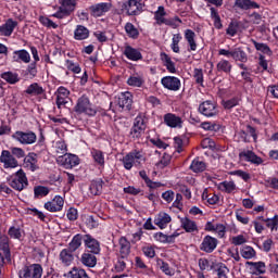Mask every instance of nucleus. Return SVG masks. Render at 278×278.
<instances>
[{"instance_id": "f257e3e1", "label": "nucleus", "mask_w": 278, "mask_h": 278, "mask_svg": "<svg viewBox=\"0 0 278 278\" xmlns=\"http://www.w3.org/2000/svg\"><path fill=\"white\" fill-rule=\"evenodd\" d=\"M74 112L85 114V116H97V106L92 104L88 96L83 94L77 99Z\"/></svg>"}, {"instance_id": "f03ea898", "label": "nucleus", "mask_w": 278, "mask_h": 278, "mask_svg": "<svg viewBox=\"0 0 278 278\" xmlns=\"http://www.w3.org/2000/svg\"><path fill=\"white\" fill-rule=\"evenodd\" d=\"M9 186L16 190L17 192H23L27 186H29V180L27 179V174L23 169L17 170L10 178H8Z\"/></svg>"}, {"instance_id": "7ed1b4c3", "label": "nucleus", "mask_w": 278, "mask_h": 278, "mask_svg": "<svg viewBox=\"0 0 278 278\" xmlns=\"http://www.w3.org/2000/svg\"><path fill=\"white\" fill-rule=\"evenodd\" d=\"M147 131V115L140 113L135 119L130 129V136L134 140H140L142 135Z\"/></svg>"}, {"instance_id": "20e7f679", "label": "nucleus", "mask_w": 278, "mask_h": 278, "mask_svg": "<svg viewBox=\"0 0 278 278\" xmlns=\"http://www.w3.org/2000/svg\"><path fill=\"white\" fill-rule=\"evenodd\" d=\"M142 162H144V155L138 150H134L129 153H127L123 159L122 163L126 170H131L135 166L140 165Z\"/></svg>"}, {"instance_id": "39448f33", "label": "nucleus", "mask_w": 278, "mask_h": 278, "mask_svg": "<svg viewBox=\"0 0 278 278\" xmlns=\"http://www.w3.org/2000/svg\"><path fill=\"white\" fill-rule=\"evenodd\" d=\"M11 260L10 237L0 231V266H3L5 262H11Z\"/></svg>"}, {"instance_id": "423d86ee", "label": "nucleus", "mask_w": 278, "mask_h": 278, "mask_svg": "<svg viewBox=\"0 0 278 278\" xmlns=\"http://www.w3.org/2000/svg\"><path fill=\"white\" fill-rule=\"evenodd\" d=\"M59 3L61 7L52 14L54 18H66V16H71V13L75 12V7L77 5L75 0H59Z\"/></svg>"}, {"instance_id": "0eeeda50", "label": "nucleus", "mask_w": 278, "mask_h": 278, "mask_svg": "<svg viewBox=\"0 0 278 278\" xmlns=\"http://www.w3.org/2000/svg\"><path fill=\"white\" fill-rule=\"evenodd\" d=\"M42 265L40 264H31L28 266L22 267L18 271L20 278H42Z\"/></svg>"}, {"instance_id": "6e6552de", "label": "nucleus", "mask_w": 278, "mask_h": 278, "mask_svg": "<svg viewBox=\"0 0 278 278\" xmlns=\"http://www.w3.org/2000/svg\"><path fill=\"white\" fill-rule=\"evenodd\" d=\"M12 138L13 140H16V142H20V144H36V141L38 140V136L31 130H17L12 135Z\"/></svg>"}, {"instance_id": "1a4fd4ad", "label": "nucleus", "mask_w": 278, "mask_h": 278, "mask_svg": "<svg viewBox=\"0 0 278 278\" xmlns=\"http://www.w3.org/2000/svg\"><path fill=\"white\" fill-rule=\"evenodd\" d=\"M199 112L206 118L218 116V104L212 100H206L199 105Z\"/></svg>"}, {"instance_id": "9d476101", "label": "nucleus", "mask_w": 278, "mask_h": 278, "mask_svg": "<svg viewBox=\"0 0 278 278\" xmlns=\"http://www.w3.org/2000/svg\"><path fill=\"white\" fill-rule=\"evenodd\" d=\"M8 236L11 240H23L25 238V225L21 220H15L9 227Z\"/></svg>"}, {"instance_id": "9b49d317", "label": "nucleus", "mask_w": 278, "mask_h": 278, "mask_svg": "<svg viewBox=\"0 0 278 278\" xmlns=\"http://www.w3.org/2000/svg\"><path fill=\"white\" fill-rule=\"evenodd\" d=\"M56 162L63 168L71 169L79 166V156L71 153H65L56 159Z\"/></svg>"}, {"instance_id": "f8f14e48", "label": "nucleus", "mask_w": 278, "mask_h": 278, "mask_svg": "<svg viewBox=\"0 0 278 278\" xmlns=\"http://www.w3.org/2000/svg\"><path fill=\"white\" fill-rule=\"evenodd\" d=\"M161 85L165 90H170L172 92H179L181 90V79L175 76H164L161 79Z\"/></svg>"}, {"instance_id": "ddd939ff", "label": "nucleus", "mask_w": 278, "mask_h": 278, "mask_svg": "<svg viewBox=\"0 0 278 278\" xmlns=\"http://www.w3.org/2000/svg\"><path fill=\"white\" fill-rule=\"evenodd\" d=\"M84 243L88 253H92L93 255H99L101 253V243L91 235L84 236Z\"/></svg>"}, {"instance_id": "4468645a", "label": "nucleus", "mask_w": 278, "mask_h": 278, "mask_svg": "<svg viewBox=\"0 0 278 278\" xmlns=\"http://www.w3.org/2000/svg\"><path fill=\"white\" fill-rule=\"evenodd\" d=\"M218 247V239L207 235L203 238L202 243L200 244V251L204 253H214Z\"/></svg>"}, {"instance_id": "2eb2a0df", "label": "nucleus", "mask_w": 278, "mask_h": 278, "mask_svg": "<svg viewBox=\"0 0 278 278\" xmlns=\"http://www.w3.org/2000/svg\"><path fill=\"white\" fill-rule=\"evenodd\" d=\"M0 162L3 164V168H16L18 167V161L8 150H3L0 155Z\"/></svg>"}, {"instance_id": "dca6fc26", "label": "nucleus", "mask_w": 278, "mask_h": 278, "mask_svg": "<svg viewBox=\"0 0 278 278\" xmlns=\"http://www.w3.org/2000/svg\"><path fill=\"white\" fill-rule=\"evenodd\" d=\"M43 207L48 212H62L64 208V198L55 195L53 200L46 202Z\"/></svg>"}, {"instance_id": "f3484780", "label": "nucleus", "mask_w": 278, "mask_h": 278, "mask_svg": "<svg viewBox=\"0 0 278 278\" xmlns=\"http://www.w3.org/2000/svg\"><path fill=\"white\" fill-rule=\"evenodd\" d=\"M56 108H59V110H61L62 108H64V105H66V103H68V97H71V91L61 86L58 88L56 92Z\"/></svg>"}, {"instance_id": "a211bd4d", "label": "nucleus", "mask_w": 278, "mask_h": 278, "mask_svg": "<svg viewBox=\"0 0 278 278\" xmlns=\"http://www.w3.org/2000/svg\"><path fill=\"white\" fill-rule=\"evenodd\" d=\"M239 157L243 162H250V164H254L255 166H260V164H264V160L257 156V154H255V152L251 150L240 152Z\"/></svg>"}, {"instance_id": "6ab92c4d", "label": "nucleus", "mask_w": 278, "mask_h": 278, "mask_svg": "<svg viewBox=\"0 0 278 278\" xmlns=\"http://www.w3.org/2000/svg\"><path fill=\"white\" fill-rule=\"evenodd\" d=\"M18 27V22L13 18H9L4 24L0 25V36H4L5 38H10L12 34H14V29Z\"/></svg>"}, {"instance_id": "aec40b11", "label": "nucleus", "mask_w": 278, "mask_h": 278, "mask_svg": "<svg viewBox=\"0 0 278 278\" xmlns=\"http://www.w3.org/2000/svg\"><path fill=\"white\" fill-rule=\"evenodd\" d=\"M91 16H103V14H105V12H110V10H112V3L110 2H101L98 4H93L89 8Z\"/></svg>"}, {"instance_id": "412c9836", "label": "nucleus", "mask_w": 278, "mask_h": 278, "mask_svg": "<svg viewBox=\"0 0 278 278\" xmlns=\"http://www.w3.org/2000/svg\"><path fill=\"white\" fill-rule=\"evenodd\" d=\"M163 118L165 125H167V127H172L173 129H176L177 127L181 128V125H184L181 117L175 115L174 113H167Z\"/></svg>"}, {"instance_id": "4be33fe9", "label": "nucleus", "mask_w": 278, "mask_h": 278, "mask_svg": "<svg viewBox=\"0 0 278 278\" xmlns=\"http://www.w3.org/2000/svg\"><path fill=\"white\" fill-rule=\"evenodd\" d=\"M144 0H128L127 12L129 16H136L142 12Z\"/></svg>"}, {"instance_id": "5701e85b", "label": "nucleus", "mask_w": 278, "mask_h": 278, "mask_svg": "<svg viewBox=\"0 0 278 278\" xmlns=\"http://www.w3.org/2000/svg\"><path fill=\"white\" fill-rule=\"evenodd\" d=\"M123 54L125 58H127V60H130L131 62H138L142 60V52L131 46H126L124 48Z\"/></svg>"}, {"instance_id": "b1692460", "label": "nucleus", "mask_w": 278, "mask_h": 278, "mask_svg": "<svg viewBox=\"0 0 278 278\" xmlns=\"http://www.w3.org/2000/svg\"><path fill=\"white\" fill-rule=\"evenodd\" d=\"M180 226L187 233H199V226H197V222L188 217H182L180 219Z\"/></svg>"}, {"instance_id": "393cba45", "label": "nucleus", "mask_w": 278, "mask_h": 278, "mask_svg": "<svg viewBox=\"0 0 278 278\" xmlns=\"http://www.w3.org/2000/svg\"><path fill=\"white\" fill-rule=\"evenodd\" d=\"M173 219L170 218V215L164 212H160L155 217H154V225L161 229H166L168 227V224Z\"/></svg>"}, {"instance_id": "a878e982", "label": "nucleus", "mask_w": 278, "mask_h": 278, "mask_svg": "<svg viewBox=\"0 0 278 278\" xmlns=\"http://www.w3.org/2000/svg\"><path fill=\"white\" fill-rule=\"evenodd\" d=\"M24 166L25 168H28V170H31L33 173L35 170H38V154L37 153H28L27 156L24 159Z\"/></svg>"}, {"instance_id": "bb28decb", "label": "nucleus", "mask_w": 278, "mask_h": 278, "mask_svg": "<svg viewBox=\"0 0 278 278\" xmlns=\"http://www.w3.org/2000/svg\"><path fill=\"white\" fill-rule=\"evenodd\" d=\"M13 62H24V64H29L31 62V55L27 50H15L12 56Z\"/></svg>"}, {"instance_id": "cd10ccee", "label": "nucleus", "mask_w": 278, "mask_h": 278, "mask_svg": "<svg viewBox=\"0 0 278 278\" xmlns=\"http://www.w3.org/2000/svg\"><path fill=\"white\" fill-rule=\"evenodd\" d=\"M235 8L239 10H260V3L253 0H236Z\"/></svg>"}, {"instance_id": "c85d7f7f", "label": "nucleus", "mask_w": 278, "mask_h": 278, "mask_svg": "<svg viewBox=\"0 0 278 278\" xmlns=\"http://www.w3.org/2000/svg\"><path fill=\"white\" fill-rule=\"evenodd\" d=\"M126 84L131 88H142V86H144V76L142 74L135 73L128 77Z\"/></svg>"}, {"instance_id": "c756f323", "label": "nucleus", "mask_w": 278, "mask_h": 278, "mask_svg": "<svg viewBox=\"0 0 278 278\" xmlns=\"http://www.w3.org/2000/svg\"><path fill=\"white\" fill-rule=\"evenodd\" d=\"M80 263L87 268H94L97 266V256L91 252H85L80 256Z\"/></svg>"}, {"instance_id": "7c9ffc66", "label": "nucleus", "mask_w": 278, "mask_h": 278, "mask_svg": "<svg viewBox=\"0 0 278 278\" xmlns=\"http://www.w3.org/2000/svg\"><path fill=\"white\" fill-rule=\"evenodd\" d=\"M59 260L63 266H71L75 260L73 251L63 249L59 254Z\"/></svg>"}, {"instance_id": "2f4dec72", "label": "nucleus", "mask_w": 278, "mask_h": 278, "mask_svg": "<svg viewBox=\"0 0 278 278\" xmlns=\"http://www.w3.org/2000/svg\"><path fill=\"white\" fill-rule=\"evenodd\" d=\"M90 153L94 164L103 168L105 166V154L103 151L92 148Z\"/></svg>"}, {"instance_id": "473e14b6", "label": "nucleus", "mask_w": 278, "mask_h": 278, "mask_svg": "<svg viewBox=\"0 0 278 278\" xmlns=\"http://www.w3.org/2000/svg\"><path fill=\"white\" fill-rule=\"evenodd\" d=\"M217 188L220 190V192H226V194H233V192L238 190V187L233 180L222 181L218 184Z\"/></svg>"}, {"instance_id": "72a5a7b5", "label": "nucleus", "mask_w": 278, "mask_h": 278, "mask_svg": "<svg viewBox=\"0 0 278 278\" xmlns=\"http://www.w3.org/2000/svg\"><path fill=\"white\" fill-rule=\"evenodd\" d=\"M131 103H134L131 93L126 92L119 96L117 104L122 108V110H131Z\"/></svg>"}, {"instance_id": "f704fd0d", "label": "nucleus", "mask_w": 278, "mask_h": 278, "mask_svg": "<svg viewBox=\"0 0 278 278\" xmlns=\"http://www.w3.org/2000/svg\"><path fill=\"white\" fill-rule=\"evenodd\" d=\"M45 93V88L40 86L38 83L30 84L25 90V94H29V97H40Z\"/></svg>"}, {"instance_id": "c9c22d12", "label": "nucleus", "mask_w": 278, "mask_h": 278, "mask_svg": "<svg viewBox=\"0 0 278 278\" xmlns=\"http://www.w3.org/2000/svg\"><path fill=\"white\" fill-rule=\"evenodd\" d=\"M233 68V65H231V62L226 59H222L216 64V71L217 73H225L226 75H229L231 73V70Z\"/></svg>"}, {"instance_id": "e433bc0d", "label": "nucleus", "mask_w": 278, "mask_h": 278, "mask_svg": "<svg viewBox=\"0 0 278 278\" xmlns=\"http://www.w3.org/2000/svg\"><path fill=\"white\" fill-rule=\"evenodd\" d=\"M131 253V243L127 240V238L122 237L119 239V255L124 257H129Z\"/></svg>"}, {"instance_id": "4c0bfd02", "label": "nucleus", "mask_w": 278, "mask_h": 278, "mask_svg": "<svg viewBox=\"0 0 278 278\" xmlns=\"http://www.w3.org/2000/svg\"><path fill=\"white\" fill-rule=\"evenodd\" d=\"M90 36V30L84 25H77L74 30L75 40H86Z\"/></svg>"}, {"instance_id": "58836bf2", "label": "nucleus", "mask_w": 278, "mask_h": 278, "mask_svg": "<svg viewBox=\"0 0 278 278\" xmlns=\"http://www.w3.org/2000/svg\"><path fill=\"white\" fill-rule=\"evenodd\" d=\"M161 61L163 62V66H165L168 71V73H177V67H175V62H173V59L165 52L161 53Z\"/></svg>"}, {"instance_id": "ea45409f", "label": "nucleus", "mask_w": 278, "mask_h": 278, "mask_svg": "<svg viewBox=\"0 0 278 278\" xmlns=\"http://www.w3.org/2000/svg\"><path fill=\"white\" fill-rule=\"evenodd\" d=\"M247 265L251 266L254 275H264L266 273V263L264 262H247Z\"/></svg>"}, {"instance_id": "a19ab883", "label": "nucleus", "mask_w": 278, "mask_h": 278, "mask_svg": "<svg viewBox=\"0 0 278 278\" xmlns=\"http://www.w3.org/2000/svg\"><path fill=\"white\" fill-rule=\"evenodd\" d=\"M232 60L247 64V62H249V55H247V52H244L242 48H235L232 50Z\"/></svg>"}, {"instance_id": "79ce46f5", "label": "nucleus", "mask_w": 278, "mask_h": 278, "mask_svg": "<svg viewBox=\"0 0 278 278\" xmlns=\"http://www.w3.org/2000/svg\"><path fill=\"white\" fill-rule=\"evenodd\" d=\"M197 34L192 29L185 30V40H187L190 51H197Z\"/></svg>"}, {"instance_id": "37998d69", "label": "nucleus", "mask_w": 278, "mask_h": 278, "mask_svg": "<svg viewBox=\"0 0 278 278\" xmlns=\"http://www.w3.org/2000/svg\"><path fill=\"white\" fill-rule=\"evenodd\" d=\"M51 192V188L45 186H36L34 187V199H45V197H49Z\"/></svg>"}, {"instance_id": "c03bdc74", "label": "nucleus", "mask_w": 278, "mask_h": 278, "mask_svg": "<svg viewBox=\"0 0 278 278\" xmlns=\"http://www.w3.org/2000/svg\"><path fill=\"white\" fill-rule=\"evenodd\" d=\"M1 79H4V81H7V84H18V81H21V78L18 77V75L14 72H4L0 75Z\"/></svg>"}, {"instance_id": "a18cd8bd", "label": "nucleus", "mask_w": 278, "mask_h": 278, "mask_svg": "<svg viewBox=\"0 0 278 278\" xmlns=\"http://www.w3.org/2000/svg\"><path fill=\"white\" fill-rule=\"evenodd\" d=\"M211 18L214 23L215 29H222L223 28V21L220 20V15L218 14V10L216 8L211 7Z\"/></svg>"}, {"instance_id": "49530a36", "label": "nucleus", "mask_w": 278, "mask_h": 278, "mask_svg": "<svg viewBox=\"0 0 278 278\" xmlns=\"http://www.w3.org/2000/svg\"><path fill=\"white\" fill-rule=\"evenodd\" d=\"M202 200L206 201L208 205H216L220 198L216 193H208L207 189H205L202 193Z\"/></svg>"}, {"instance_id": "de8ad7c7", "label": "nucleus", "mask_w": 278, "mask_h": 278, "mask_svg": "<svg viewBox=\"0 0 278 278\" xmlns=\"http://www.w3.org/2000/svg\"><path fill=\"white\" fill-rule=\"evenodd\" d=\"M154 20L156 21L157 25H164L166 22V9L164 7H159L157 10L154 12Z\"/></svg>"}, {"instance_id": "09e8293b", "label": "nucleus", "mask_w": 278, "mask_h": 278, "mask_svg": "<svg viewBox=\"0 0 278 278\" xmlns=\"http://www.w3.org/2000/svg\"><path fill=\"white\" fill-rule=\"evenodd\" d=\"M205 168H207V165L205 164V162H203L199 159H194L190 165V169L193 173H203V170H205Z\"/></svg>"}, {"instance_id": "8fccbe9b", "label": "nucleus", "mask_w": 278, "mask_h": 278, "mask_svg": "<svg viewBox=\"0 0 278 278\" xmlns=\"http://www.w3.org/2000/svg\"><path fill=\"white\" fill-rule=\"evenodd\" d=\"M251 42L254 45L256 51H261V53H264L265 55H273V50H270L268 45L257 42L255 39H251Z\"/></svg>"}, {"instance_id": "3c124183", "label": "nucleus", "mask_w": 278, "mask_h": 278, "mask_svg": "<svg viewBox=\"0 0 278 278\" xmlns=\"http://www.w3.org/2000/svg\"><path fill=\"white\" fill-rule=\"evenodd\" d=\"M65 66L67 71H71V73H74V75H79V73H81V66H79V63L73 60H66Z\"/></svg>"}, {"instance_id": "603ef678", "label": "nucleus", "mask_w": 278, "mask_h": 278, "mask_svg": "<svg viewBox=\"0 0 278 278\" xmlns=\"http://www.w3.org/2000/svg\"><path fill=\"white\" fill-rule=\"evenodd\" d=\"M81 240H84V236H81L79 233L75 235L68 244L70 251H72V252L77 251V249H79V247H81Z\"/></svg>"}, {"instance_id": "864d4df0", "label": "nucleus", "mask_w": 278, "mask_h": 278, "mask_svg": "<svg viewBox=\"0 0 278 278\" xmlns=\"http://www.w3.org/2000/svg\"><path fill=\"white\" fill-rule=\"evenodd\" d=\"M68 277L71 278H90L88 274L78 267H73L72 270L68 271Z\"/></svg>"}, {"instance_id": "5fc2aeb1", "label": "nucleus", "mask_w": 278, "mask_h": 278, "mask_svg": "<svg viewBox=\"0 0 278 278\" xmlns=\"http://www.w3.org/2000/svg\"><path fill=\"white\" fill-rule=\"evenodd\" d=\"M255 255H256L255 249H253L250 245H245L241 249V256L244 260H253V257H255Z\"/></svg>"}, {"instance_id": "6e6d98bb", "label": "nucleus", "mask_w": 278, "mask_h": 278, "mask_svg": "<svg viewBox=\"0 0 278 278\" xmlns=\"http://www.w3.org/2000/svg\"><path fill=\"white\" fill-rule=\"evenodd\" d=\"M125 31H126L127 36H129V38H134V39L138 38L139 34H140V33H138V28H136V26H134V24H131L129 22L126 23V25H125Z\"/></svg>"}, {"instance_id": "4d7b16f0", "label": "nucleus", "mask_w": 278, "mask_h": 278, "mask_svg": "<svg viewBox=\"0 0 278 278\" xmlns=\"http://www.w3.org/2000/svg\"><path fill=\"white\" fill-rule=\"evenodd\" d=\"M239 27H240V24L237 21L230 22L226 29L227 36H230L231 38H233V36L238 34Z\"/></svg>"}, {"instance_id": "13d9d810", "label": "nucleus", "mask_w": 278, "mask_h": 278, "mask_svg": "<svg viewBox=\"0 0 278 278\" xmlns=\"http://www.w3.org/2000/svg\"><path fill=\"white\" fill-rule=\"evenodd\" d=\"M182 21L179 18V16H174L165 20L163 25H167L168 27H172L173 29H177L181 25Z\"/></svg>"}, {"instance_id": "bf43d9fd", "label": "nucleus", "mask_w": 278, "mask_h": 278, "mask_svg": "<svg viewBox=\"0 0 278 278\" xmlns=\"http://www.w3.org/2000/svg\"><path fill=\"white\" fill-rule=\"evenodd\" d=\"M39 23H41L43 27H48L49 29H58V24H55L53 21H51V18L47 16H40Z\"/></svg>"}, {"instance_id": "052dcab7", "label": "nucleus", "mask_w": 278, "mask_h": 278, "mask_svg": "<svg viewBox=\"0 0 278 278\" xmlns=\"http://www.w3.org/2000/svg\"><path fill=\"white\" fill-rule=\"evenodd\" d=\"M128 261L129 260L127 257L119 255L117 263L115 264V269L117 270V273H123V270H125V268H127Z\"/></svg>"}, {"instance_id": "680f3d73", "label": "nucleus", "mask_w": 278, "mask_h": 278, "mask_svg": "<svg viewBox=\"0 0 278 278\" xmlns=\"http://www.w3.org/2000/svg\"><path fill=\"white\" fill-rule=\"evenodd\" d=\"M265 225L271 231H277V229H278V215H275L273 218L265 219Z\"/></svg>"}, {"instance_id": "e2e57ef3", "label": "nucleus", "mask_w": 278, "mask_h": 278, "mask_svg": "<svg viewBox=\"0 0 278 278\" xmlns=\"http://www.w3.org/2000/svg\"><path fill=\"white\" fill-rule=\"evenodd\" d=\"M89 190L93 197H97L101 193V190H103V185H101L99 181H93L91 182Z\"/></svg>"}, {"instance_id": "0e129e2a", "label": "nucleus", "mask_w": 278, "mask_h": 278, "mask_svg": "<svg viewBox=\"0 0 278 278\" xmlns=\"http://www.w3.org/2000/svg\"><path fill=\"white\" fill-rule=\"evenodd\" d=\"M240 103V100L238 98H232L230 100H223L222 105L225 110H231L236 108Z\"/></svg>"}, {"instance_id": "69168bd1", "label": "nucleus", "mask_w": 278, "mask_h": 278, "mask_svg": "<svg viewBox=\"0 0 278 278\" xmlns=\"http://www.w3.org/2000/svg\"><path fill=\"white\" fill-rule=\"evenodd\" d=\"M26 73L27 75H29V77H37L38 75V63L36 62H31L30 64L27 65L26 68Z\"/></svg>"}, {"instance_id": "338daca9", "label": "nucleus", "mask_w": 278, "mask_h": 278, "mask_svg": "<svg viewBox=\"0 0 278 278\" xmlns=\"http://www.w3.org/2000/svg\"><path fill=\"white\" fill-rule=\"evenodd\" d=\"M10 151L11 155L13 157H17V160H23V157H25V150H23V148L13 147L10 149Z\"/></svg>"}, {"instance_id": "774afa93", "label": "nucleus", "mask_w": 278, "mask_h": 278, "mask_svg": "<svg viewBox=\"0 0 278 278\" xmlns=\"http://www.w3.org/2000/svg\"><path fill=\"white\" fill-rule=\"evenodd\" d=\"M193 79L195 80V83L200 84V86H203V70L194 68Z\"/></svg>"}]
</instances>
